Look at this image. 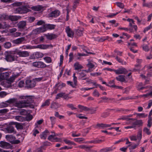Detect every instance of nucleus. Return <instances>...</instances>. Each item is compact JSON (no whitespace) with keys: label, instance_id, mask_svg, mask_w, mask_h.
Wrapping results in <instances>:
<instances>
[{"label":"nucleus","instance_id":"052dcab7","mask_svg":"<svg viewBox=\"0 0 152 152\" xmlns=\"http://www.w3.org/2000/svg\"><path fill=\"white\" fill-rule=\"evenodd\" d=\"M16 101V99L15 98L10 99L7 101L6 102L9 104L13 103H14Z\"/></svg>","mask_w":152,"mask_h":152},{"label":"nucleus","instance_id":"c03bdc74","mask_svg":"<svg viewBox=\"0 0 152 152\" xmlns=\"http://www.w3.org/2000/svg\"><path fill=\"white\" fill-rule=\"evenodd\" d=\"M20 114L21 115H26L28 114V113L26 110L24 109H22L20 112Z\"/></svg>","mask_w":152,"mask_h":152},{"label":"nucleus","instance_id":"412c9836","mask_svg":"<svg viewBox=\"0 0 152 152\" xmlns=\"http://www.w3.org/2000/svg\"><path fill=\"white\" fill-rule=\"evenodd\" d=\"M56 136L55 134H51L48 137V139L51 141H55L56 142L60 141L61 139L58 138L57 137L55 138V137Z\"/></svg>","mask_w":152,"mask_h":152},{"label":"nucleus","instance_id":"338daca9","mask_svg":"<svg viewBox=\"0 0 152 152\" xmlns=\"http://www.w3.org/2000/svg\"><path fill=\"white\" fill-rule=\"evenodd\" d=\"M8 104L6 103L3 102L0 104V106L1 108H4L7 107Z\"/></svg>","mask_w":152,"mask_h":152},{"label":"nucleus","instance_id":"a878e982","mask_svg":"<svg viewBox=\"0 0 152 152\" xmlns=\"http://www.w3.org/2000/svg\"><path fill=\"white\" fill-rule=\"evenodd\" d=\"M93 146H87L85 145H81L77 146V148L84 149L86 151L89 150L91 148L93 147Z\"/></svg>","mask_w":152,"mask_h":152},{"label":"nucleus","instance_id":"9d476101","mask_svg":"<svg viewBox=\"0 0 152 152\" xmlns=\"http://www.w3.org/2000/svg\"><path fill=\"white\" fill-rule=\"evenodd\" d=\"M16 53L20 57H26L29 55V52L26 51L18 50L16 52Z\"/></svg>","mask_w":152,"mask_h":152},{"label":"nucleus","instance_id":"ddd939ff","mask_svg":"<svg viewBox=\"0 0 152 152\" xmlns=\"http://www.w3.org/2000/svg\"><path fill=\"white\" fill-rule=\"evenodd\" d=\"M5 130L6 133H8L16 134V133L14 127L11 125L7 126L5 129Z\"/></svg>","mask_w":152,"mask_h":152},{"label":"nucleus","instance_id":"4468645a","mask_svg":"<svg viewBox=\"0 0 152 152\" xmlns=\"http://www.w3.org/2000/svg\"><path fill=\"white\" fill-rule=\"evenodd\" d=\"M11 73L10 72H6L1 73L0 75V82L4 79L7 80Z\"/></svg>","mask_w":152,"mask_h":152},{"label":"nucleus","instance_id":"ea45409f","mask_svg":"<svg viewBox=\"0 0 152 152\" xmlns=\"http://www.w3.org/2000/svg\"><path fill=\"white\" fill-rule=\"evenodd\" d=\"M64 141L66 144L69 145H76V144L74 142L66 139H64Z\"/></svg>","mask_w":152,"mask_h":152},{"label":"nucleus","instance_id":"a18cd8bd","mask_svg":"<svg viewBox=\"0 0 152 152\" xmlns=\"http://www.w3.org/2000/svg\"><path fill=\"white\" fill-rule=\"evenodd\" d=\"M9 110L7 109H3L0 110V115H3L4 114L8 112Z\"/></svg>","mask_w":152,"mask_h":152},{"label":"nucleus","instance_id":"c85d7f7f","mask_svg":"<svg viewBox=\"0 0 152 152\" xmlns=\"http://www.w3.org/2000/svg\"><path fill=\"white\" fill-rule=\"evenodd\" d=\"M48 132H49L47 130H46L43 132L40 135L41 138L42 139H46L47 137V133Z\"/></svg>","mask_w":152,"mask_h":152},{"label":"nucleus","instance_id":"37998d69","mask_svg":"<svg viewBox=\"0 0 152 152\" xmlns=\"http://www.w3.org/2000/svg\"><path fill=\"white\" fill-rule=\"evenodd\" d=\"M50 99H48L46 100L41 105V107H43L45 106H49L50 104Z\"/></svg>","mask_w":152,"mask_h":152},{"label":"nucleus","instance_id":"3c124183","mask_svg":"<svg viewBox=\"0 0 152 152\" xmlns=\"http://www.w3.org/2000/svg\"><path fill=\"white\" fill-rule=\"evenodd\" d=\"M80 0H75L74 2L73 5V7L75 9L77 7V5L79 3Z\"/></svg>","mask_w":152,"mask_h":152},{"label":"nucleus","instance_id":"f03ea898","mask_svg":"<svg viewBox=\"0 0 152 152\" xmlns=\"http://www.w3.org/2000/svg\"><path fill=\"white\" fill-rule=\"evenodd\" d=\"M20 98L21 99H25L24 100L27 107L31 108H34L33 105L30 104H31L34 103V96H21L20 97Z\"/></svg>","mask_w":152,"mask_h":152},{"label":"nucleus","instance_id":"a19ab883","mask_svg":"<svg viewBox=\"0 0 152 152\" xmlns=\"http://www.w3.org/2000/svg\"><path fill=\"white\" fill-rule=\"evenodd\" d=\"M15 119L19 121L23 122L24 120V118L20 116H15Z\"/></svg>","mask_w":152,"mask_h":152},{"label":"nucleus","instance_id":"2f4dec72","mask_svg":"<svg viewBox=\"0 0 152 152\" xmlns=\"http://www.w3.org/2000/svg\"><path fill=\"white\" fill-rule=\"evenodd\" d=\"M103 102H108L109 101H114L115 99L114 98H109L106 97H103L101 98Z\"/></svg>","mask_w":152,"mask_h":152},{"label":"nucleus","instance_id":"f704fd0d","mask_svg":"<svg viewBox=\"0 0 152 152\" xmlns=\"http://www.w3.org/2000/svg\"><path fill=\"white\" fill-rule=\"evenodd\" d=\"M59 107V105L57 103L53 102L51 103L50 107L52 108L56 109Z\"/></svg>","mask_w":152,"mask_h":152},{"label":"nucleus","instance_id":"79ce46f5","mask_svg":"<svg viewBox=\"0 0 152 152\" xmlns=\"http://www.w3.org/2000/svg\"><path fill=\"white\" fill-rule=\"evenodd\" d=\"M11 44L10 42H7L4 44V46L5 48L8 49L11 46Z\"/></svg>","mask_w":152,"mask_h":152},{"label":"nucleus","instance_id":"39448f33","mask_svg":"<svg viewBox=\"0 0 152 152\" xmlns=\"http://www.w3.org/2000/svg\"><path fill=\"white\" fill-rule=\"evenodd\" d=\"M17 57L12 53H8L5 56V59L8 62H12L17 60Z\"/></svg>","mask_w":152,"mask_h":152},{"label":"nucleus","instance_id":"864d4df0","mask_svg":"<svg viewBox=\"0 0 152 152\" xmlns=\"http://www.w3.org/2000/svg\"><path fill=\"white\" fill-rule=\"evenodd\" d=\"M66 106L72 110L77 109V108L75 107L74 105L72 104H68Z\"/></svg>","mask_w":152,"mask_h":152},{"label":"nucleus","instance_id":"5fc2aeb1","mask_svg":"<svg viewBox=\"0 0 152 152\" xmlns=\"http://www.w3.org/2000/svg\"><path fill=\"white\" fill-rule=\"evenodd\" d=\"M64 95V93H58L57 94L56 96V99H57L59 98L60 97H63Z\"/></svg>","mask_w":152,"mask_h":152},{"label":"nucleus","instance_id":"6e6d98bb","mask_svg":"<svg viewBox=\"0 0 152 152\" xmlns=\"http://www.w3.org/2000/svg\"><path fill=\"white\" fill-rule=\"evenodd\" d=\"M76 34L78 37H80L82 35L83 32L81 30H78L77 31Z\"/></svg>","mask_w":152,"mask_h":152},{"label":"nucleus","instance_id":"393cba45","mask_svg":"<svg viewBox=\"0 0 152 152\" xmlns=\"http://www.w3.org/2000/svg\"><path fill=\"white\" fill-rule=\"evenodd\" d=\"M43 8L42 7L41 5H38L37 6H30V9H31L32 10L34 11H41Z\"/></svg>","mask_w":152,"mask_h":152},{"label":"nucleus","instance_id":"7ed1b4c3","mask_svg":"<svg viewBox=\"0 0 152 152\" xmlns=\"http://www.w3.org/2000/svg\"><path fill=\"white\" fill-rule=\"evenodd\" d=\"M1 18L5 19H9L11 21H16L20 19L21 17L20 16L16 15H1L0 17Z\"/></svg>","mask_w":152,"mask_h":152},{"label":"nucleus","instance_id":"1a4fd4ad","mask_svg":"<svg viewBox=\"0 0 152 152\" xmlns=\"http://www.w3.org/2000/svg\"><path fill=\"white\" fill-rule=\"evenodd\" d=\"M85 72H88V71L86 70H82L77 73L78 75V77L79 79L83 80H86L87 79V77H85L86 76V75L85 73Z\"/></svg>","mask_w":152,"mask_h":152},{"label":"nucleus","instance_id":"0eeeda50","mask_svg":"<svg viewBox=\"0 0 152 152\" xmlns=\"http://www.w3.org/2000/svg\"><path fill=\"white\" fill-rule=\"evenodd\" d=\"M32 65L38 68H44L46 67V65L43 62L41 61H35L33 63Z\"/></svg>","mask_w":152,"mask_h":152},{"label":"nucleus","instance_id":"49530a36","mask_svg":"<svg viewBox=\"0 0 152 152\" xmlns=\"http://www.w3.org/2000/svg\"><path fill=\"white\" fill-rule=\"evenodd\" d=\"M55 25L53 24H48L46 25V27L50 30L54 29Z\"/></svg>","mask_w":152,"mask_h":152},{"label":"nucleus","instance_id":"0e129e2a","mask_svg":"<svg viewBox=\"0 0 152 152\" xmlns=\"http://www.w3.org/2000/svg\"><path fill=\"white\" fill-rule=\"evenodd\" d=\"M142 47L143 49L145 51H148L149 50V47L147 45H142Z\"/></svg>","mask_w":152,"mask_h":152},{"label":"nucleus","instance_id":"de8ad7c7","mask_svg":"<svg viewBox=\"0 0 152 152\" xmlns=\"http://www.w3.org/2000/svg\"><path fill=\"white\" fill-rule=\"evenodd\" d=\"M44 59L45 62L47 63H49L51 62L52 60L50 57L46 56L44 58Z\"/></svg>","mask_w":152,"mask_h":152},{"label":"nucleus","instance_id":"2eb2a0df","mask_svg":"<svg viewBox=\"0 0 152 152\" xmlns=\"http://www.w3.org/2000/svg\"><path fill=\"white\" fill-rule=\"evenodd\" d=\"M36 83L33 80H27L26 82V87L28 88H32L35 86Z\"/></svg>","mask_w":152,"mask_h":152},{"label":"nucleus","instance_id":"aec40b11","mask_svg":"<svg viewBox=\"0 0 152 152\" xmlns=\"http://www.w3.org/2000/svg\"><path fill=\"white\" fill-rule=\"evenodd\" d=\"M0 146L3 148L6 149H8L11 147V145L9 143L3 141L0 142Z\"/></svg>","mask_w":152,"mask_h":152},{"label":"nucleus","instance_id":"680f3d73","mask_svg":"<svg viewBox=\"0 0 152 152\" xmlns=\"http://www.w3.org/2000/svg\"><path fill=\"white\" fill-rule=\"evenodd\" d=\"M4 25L3 27V28H9L11 27V26L9 24H8L7 23H6L5 22H4Z\"/></svg>","mask_w":152,"mask_h":152},{"label":"nucleus","instance_id":"69168bd1","mask_svg":"<svg viewBox=\"0 0 152 152\" xmlns=\"http://www.w3.org/2000/svg\"><path fill=\"white\" fill-rule=\"evenodd\" d=\"M7 94V92L5 91H1L0 92V97H3L6 96Z\"/></svg>","mask_w":152,"mask_h":152},{"label":"nucleus","instance_id":"b1692460","mask_svg":"<svg viewBox=\"0 0 152 152\" xmlns=\"http://www.w3.org/2000/svg\"><path fill=\"white\" fill-rule=\"evenodd\" d=\"M78 107L80 110V112H81L83 111H89L90 110V108L88 107L81 105H78Z\"/></svg>","mask_w":152,"mask_h":152},{"label":"nucleus","instance_id":"e2e57ef3","mask_svg":"<svg viewBox=\"0 0 152 152\" xmlns=\"http://www.w3.org/2000/svg\"><path fill=\"white\" fill-rule=\"evenodd\" d=\"M35 18L34 17H29L28 18L27 20L28 22L30 23L33 22L35 20Z\"/></svg>","mask_w":152,"mask_h":152},{"label":"nucleus","instance_id":"603ef678","mask_svg":"<svg viewBox=\"0 0 152 152\" xmlns=\"http://www.w3.org/2000/svg\"><path fill=\"white\" fill-rule=\"evenodd\" d=\"M16 77V76L15 75L12 76L10 77V78H8L7 80L8 81H10V82L12 83L13 82V80Z\"/></svg>","mask_w":152,"mask_h":152},{"label":"nucleus","instance_id":"72a5a7b5","mask_svg":"<svg viewBox=\"0 0 152 152\" xmlns=\"http://www.w3.org/2000/svg\"><path fill=\"white\" fill-rule=\"evenodd\" d=\"M46 37L49 40H52L56 38V35L53 34H48L46 36Z\"/></svg>","mask_w":152,"mask_h":152},{"label":"nucleus","instance_id":"8fccbe9b","mask_svg":"<svg viewBox=\"0 0 152 152\" xmlns=\"http://www.w3.org/2000/svg\"><path fill=\"white\" fill-rule=\"evenodd\" d=\"M115 59L116 60L120 63H121L122 64H126V62H124V60L121 59L120 58H119L117 56H116Z\"/></svg>","mask_w":152,"mask_h":152},{"label":"nucleus","instance_id":"f3484780","mask_svg":"<svg viewBox=\"0 0 152 152\" xmlns=\"http://www.w3.org/2000/svg\"><path fill=\"white\" fill-rule=\"evenodd\" d=\"M17 26L18 28L20 29H25L26 26V22L25 21H21L17 24Z\"/></svg>","mask_w":152,"mask_h":152},{"label":"nucleus","instance_id":"4be33fe9","mask_svg":"<svg viewBox=\"0 0 152 152\" xmlns=\"http://www.w3.org/2000/svg\"><path fill=\"white\" fill-rule=\"evenodd\" d=\"M25 40V39L24 37H21L13 40L12 42L14 44L18 45L21 43L22 42L24 41Z\"/></svg>","mask_w":152,"mask_h":152},{"label":"nucleus","instance_id":"5701e85b","mask_svg":"<svg viewBox=\"0 0 152 152\" xmlns=\"http://www.w3.org/2000/svg\"><path fill=\"white\" fill-rule=\"evenodd\" d=\"M125 76L123 75H119L118 76L116 77V79L118 81L121 82H124L126 83V80Z\"/></svg>","mask_w":152,"mask_h":152},{"label":"nucleus","instance_id":"6e6552de","mask_svg":"<svg viewBox=\"0 0 152 152\" xmlns=\"http://www.w3.org/2000/svg\"><path fill=\"white\" fill-rule=\"evenodd\" d=\"M43 56L44 55L42 53L36 52L30 55V59H38L42 58Z\"/></svg>","mask_w":152,"mask_h":152},{"label":"nucleus","instance_id":"58836bf2","mask_svg":"<svg viewBox=\"0 0 152 152\" xmlns=\"http://www.w3.org/2000/svg\"><path fill=\"white\" fill-rule=\"evenodd\" d=\"M137 115L138 118H144L148 116L147 114L145 115L144 113H137L135 114Z\"/></svg>","mask_w":152,"mask_h":152},{"label":"nucleus","instance_id":"cd10ccee","mask_svg":"<svg viewBox=\"0 0 152 152\" xmlns=\"http://www.w3.org/2000/svg\"><path fill=\"white\" fill-rule=\"evenodd\" d=\"M49 45H39L34 46L35 48H39L42 49H46L49 47Z\"/></svg>","mask_w":152,"mask_h":152},{"label":"nucleus","instance_id":"a211bd4d","mask_svg":"<svg viewBox=\"0 0 152 152\" xmlns=\"http://www.w3.org/2000/svg\"><path fill=\"white\" fill-rule=\"evenodd\" d=\"M111 126V125L103 123H98L96 124L95 127L99 129H103Z\"/></svg>","mask_w":152,"mask_h":152},{"label":"nucleus","instance_id":"7c9ffc66","mask_svg":"<svg viewBox=\"0 0 152 152\" xmlns=\"http://www.w3.org/2000/svg\"><path fill=\"white\" fill-rule=\"evenodd\" d=\"M142 120H136L133 123V125L135 126V127H136V125H142Z\"/></svg>","mask_w":152,"mask_h":152},{"label":"nucleus","instance_id":"dca6fc26","mask_svg":"<svg viewBox=\"0 0 152 152\" xmlns=\"http://www.w3.org/2000/svg\"><path fill=\"white\" fill-rule=\"evenodd\" d=\"M117 74H126L127 72L126 70L124 68H121L117 70H114Z\"/></svg>","mask_w":152,"mask_h":152},{"label":"nucleus","instance_id":"f257e3e1","mask_svg":"<svg viewBox=\"0 0 152 152\" xmlns=\"http://www.w3.org/2000/svg\"><path fill=\"white\" fill-rule=\"evenodd\" d=\"M13 6H18L14 10L16 14H23L31 11L30 9V6L27 3L24 2H16L12 4Z\"/></svg>","mask_w":152,"mask_h":152},{"label":"nucleus","instance_id":"9b49d317","mask_svg":"<svg viewBox=\"0 0 152 152\" xmlns=\"http://www.w3.org/2000/svg\"><path fill=\"white\" fill-rule=\"evenodd\" d=\"M60 15V11L58 10H56L51 11L49 14L48 15L49 17L53 18H56L59 16Z\"/></svg>","mask_w":152,"mask_h":152},{"label":"nucleus","instance_id":"473e14b6","mask_svg":"<svg viewBox=\"0 0 152 152\" xmlns=\"http://www.w3.org/2000/svg\"><path fill=\"white\" fill-rule=\"evenodd\" d=\"M66 84L63 83H59L56 85L55 86L57 87V89H61L63 87L65 86Z\"/></svg>","mask_w":152,"mask_h":152},{"label":"nucleus","instance_id":"f8f14e48","mask_svg":"<svg viewBox=\"0 0 152 152\" xmlns=\"http://www.w3.org/2000/svg\"><path fill=\"white\" fill-rule=\"evenodd\" d=\"M15 106L18 108H21L23 107H27L24 100H22L17 102L15 104Z\"/></svg>","mask_w":152,"mask_h":152},{"label":"nucleus","instance_id":"20e7f679","mask_svg":"<svg viewBox=\"0 0 152 152\" xmlns=\"http://www.w3.org/2000/svg\"><path fill=\"white\" fill-rule=\"evenodd\" d=\"M142 137V132L141 130L139 131L137 136L132 135L129 137L131 140L132 141H136L138 140L137 142L140 143Z\"/></svg>","mask_w":152,"mask_h":152},{"label":"nucleus","instance_id":"13d9d810","mask_svg":"<svg viewBox=\"0 0 152 152\" xmlns=\"http://www.w3.org/2000/svg\"><path fill=\"white\" fill-rule=\"evenodd\" d=\"M140 143L139 142H137V143L131 146L130 148H129V149L130 150H132L136 148L139 145Z\"/></svg>","mask_w":152,"mask_h":152},{"label":"nucleus","instance_id":"6ab92c4d","mask_svg":"<svg viewBox=\"0 0 152 152\" xmlns=\"http://www.w3.org/2000/svg\"><path fill=\"white\" fill-rule=\"evenodd\" d=\"M66 32L68 37L72 38L74 35V32L70 28L69 26H67L65 28Z\"/></svg>","mask_w":152,"mask_h":152},{"label":"nucleus","instance_id":"c756f323","mask_svg":"<svg viewBox=\"0 0 152 152\" xmlns=\"http://www.w3.org/2000/svg\"><path fill=\"white\" fill-rule=\"evenodd\" d=\"M75 69L76 70L81 69L83 68V66L78 62H77L74 65Z\"/></svg>","mask_w":152,"mask_h":152},{"label":"nucleus","instance_id":"774afa93","mask_svg":"<svg viewBox=\"0 0 152 152\" xmlns=\"http://www.w3.org/2000/svg\"><path fill=\"white\" fill-rule=\"evenodd\" d=\"M116 4L120 8H123L124 7V5L121 2H116Z\"/></svg>","mask_w":152,"mask_h":152},{"label":"nucleus","instance_id":"423d86ee","mask_svg":"<svg viewBox=\"0 0 152 152\" xmlns=\"http://www.w3.org/2000/svg\"><path fill=\"white\" fill-rule=\"evenodd\" d=\"M6 138L7 140L12 143L18 144L20 141L18 140H15V138L12 135H7L6 136Z\"/></svg>","mask_w":152,"mask_h":152},{"label":"nucleus","instance_id":"4d7b16f0","mask_svg":"<svg viewBox=\"0 0 152 152\" xmlns=\"http://www.w3.org/2000/svg\"><path fill=\"white\" fill-rule=\"evenodd\" d=\"M67 84L71 86L73 88H75L76 86H77L76 84H75L74 83L73 84L72 82L70 81H67Z\"/></svg>","mask_w":152,"mask_h":152},{"label":"nucleus","instance_id":"bf43d9fd","mask_svg":"<svg viewBox=\"0 0 152 152\" xmlns=\"http://www.w3.org/2000/svg\"><path fill=\"white\" fill-rule=\"evenodd\" d=\"M143 131L145 133L148 135H149L151 133V132L149 131V129L146 127L145 128L143 129Z\"/></svg>","mask_w":152,"mask_h":152},{"label":"nucleus","instance_id":"e433bc0d","mask_svg":"<svg viewBox=\"0 0 152 152\" xmlns=\"http://www.w3.org/2000/svg\"><path fill=\"white\" fill-rule=\"evenodd\" d=\"M113 149L111 147L101 149L100 152H108L112 151Z\"/></svg>","mask_w":152,"mask_h":152},{"label":"nucleus","instance_id":"09e8293b","mask_svg":"<svg viewBox=\"0 0 152 152\" xmlns=\"http://www.w3.org/2000/svg\"><path fill=\"white\" fill-rule=\"evenodd\" d=\"M50 119L51 122L52 127H53V125L55 123L56 118L54 117H50Z\"/></svg>","mask_w":152,"mask_h":152},{"label":"nucleus","instance_id":"c9c22d12","mask_svg":"<svg viewBox=\"0 0 152 152\" xmlns=\"http://www.w3.org/2000/svg\"><path fill=\"white\" fill-rule=\"evenodd\" d=\"M75 141L79 143H85V142H82L85 140V139L83 138H78L74 139Z\"/></svg>","mask_w":152,"mask_h":152},{"label":"nucleus","instance_id":"4c0bfd02","mask_svg":"<svg viewBox=\"0 0 152 152\" xmlns=\"http://www.w3.org/2000/svg\"><path fill=\"white\" fill-rule=\"evenodd\" d=\"M1 85H3L6 88L10 87L11 86V82L8 81L4 83H1Z\"/></svg>","mask_w":152,"mask_h":152},{"label":"nucleus","instance_id":"bb28decb","mask_svg":"<svg viewBox=\"0 0 152 152\" xmlns=\"http://www.w3.org/2000/svg\"><path fill=\"white\" fill-rule=\"evenodd\" d=\"M12 124L15 125V127L18 129H22L23 128L22 123H19L16 122H12Z\"/></svg>","mask_w":152,"mask_h":152}]
</instances>
